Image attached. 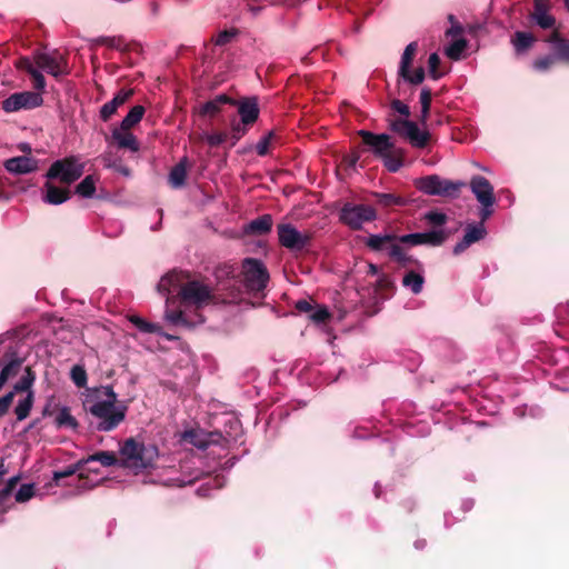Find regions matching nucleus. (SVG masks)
Listing matches in <instances>:
<instances>
[{"mask_svg": "<svg viewBox=\"0 0 569 569\" xmlns=\"http://www.w3.org/2000/svg\"><path fill=\"white\" fill-rule=\"evenodd\" d=\"M92 430L109 432L117 429L126 419L128 403L118 400L111 385L92 390L83 402Z\"/></svg>", "mask_w": 569, "mask_h": 569, "instance_id": "obj_1", "label": "nucleus"}, {"mask_svg": "<svg viewBox=\"0 0 569 569\" xmlns=\"http://www.w3.org/2000/svg\"><path fill=\"white\" fill-rule=\"evenodd\" d=\"M84 173V163L78 156H68L51 163L44 177L42 200L58 206L68 201L72 192L70 186Z\"/></svg>", "mask_w": 569, "mask_h": 569, "instance_id": "obj_2", "label": "nucleus"}, {"mask_svg": "<svg viewBox=\"0 0 569 569\" xmlns=\"http://www.w3.org/2000/svg\"><path fill=\"white\" fill-rule=\"evenodd\" d=\"M119 452L121 456L119 465L137 471L152 467L159 456L157 446L144 445L134 438L126 439Z\"/></svg>", "mask_w": 569, "mask_h": 569, "instance_id": "obj_3", "label": "nucleus"}, {"mask_svg": "<svg viewBox=\"0 0 569 569\" xmlns=\"http://www.w3.org/2000/svg\"><path fill=\"white\" fill-rule=\"evenodd\" d=\"M365 244L370 250L376 252L385 250L388 251V256L390 257V259L396 261L401 267L415 266L418 269L422 267L421 262L417 258L408 254L405 251V249L400 246L401 243L398 242L396 234H370L366 239Z\"/></svg>", "mask_w": 569, "mask_h": 569, "instance_id": "obj_4", "label": "nucleus"}, {"mask_svg": "<svg viewBox=\"0 0 569 569\" xmlns=\"http://www.w3.org/2000/svg\"><path fill=\"white\" fill-rule=\"evenodd\" d=\"M216 297L223 303H236L242 299L244 286L238 276L233 274L232 267L218 268L216 272Z\"/></svg>", "mask_w": 569, "mask_h": 569, "instance_id": "obj_5", "label": "nucleus"}, {"mask_svg": "<svg viewBox=\"0 0 569 569\" xmlns=\"http://www.w3.org/2000/svg\"><path fill=\"white\" fill-rule=\"evenodd\" d=\"M465 182L443 179L438 174H430L415 180V187L429 196L456 197Z\"/></svg>", "mask_w": 569, "mask_h": 569, "instance_id": "obj_6", "label": "nucleus"}, {"mask_svg": "<svg viewBox=\"0 0 569 569\" xmlns=\"http://www.w3.org/2000/svg\"><path fill=\"white\" fill-rule=\"evenodd\" d=\"M242 283L247 292H261L269 281V272L262 261L254 258H246L242 261Z\"/></svg>", "mask_w": 569, "mask_h": 569, "instance_id": "obj_7", "label": "nucleus"}, {"mask_svg": "<svg viewBox=\"0 0 569 569\" xmlns=\"http://www.w3.org/2000/svg\"><path fill=\"white\" fill-rule=\"evenodd\" d=\"M340 221L352 230H359L366 222L377 219L376 209L367 204L346 202L339 212Z\"/></svg>", "mask_w": 569, "mask_h": 569, "instance_id": "obj_8", "label": "nucleus"}, {"mask_svg": "<svg viewBox=\"0 0 569 569\" xmlns=\"http://www.w3.org/2000/svg\"><path fill=\"white\" fill-rule=\"evenodd\" d=\"M277 232L279 243L291 252H302L311 244V233L300 232L291 223H279Z\"/></svg>", "mask_w": 569, "mask_h": 569, "instance_id": "obj_9", "label": "nucleus"}, {"mask_svg": "<svg viewBox=\"0 0 569 569\" xmlns=\"http://www.w3.org/2000/svg\"><path fill=\"white\" fill-rule=\"evenodd\" d=\"M178 296L183 305L196 307H201L216 300V293L208 286L197 280L183 281Z\"/></svg>", "mask_w": 569, "mask_h": 569, "instance_id": "obj_10", "label": "nucleus"}, {"mask_svg": "<svg viewBox=\"0 0 569 569\" xmlns=\"http://www.w3.org/2000/svg\"><path fill=\"white\" fill-rule=\"evenodd\" d=\"M43 99L40 93L33 91L16 92L1 102L4 112H17L19 110H30L40 107Z\"/></svg>", "mask_w": 569, "mask_h": 569, "instance_id": "obj_11", "label": "nucleus"}, {"mask_svg": "<svg viewBox=\"0 0 569 569\" xmlns=\"http://www.w3.org/2000/svg\"><path fill=\"white\" fill-rule=\"evenodd\" d=\"M448 233L445 230H431L428 232L408 233L397 236L398 242L402 244L419 246L428 244L431 247H439L445 243Z\"/></svg>", "mask_w": 569, "mask_h": 569, "instance_id": "obj_12", "label": "nucleus"}, {"mask_svg": "<svg viewBox=\"0 0 569 569\" xmlns=\"http://www.w3.org/2000/svg\"><path fill=\"white\" fill-rule=\"evenodd\" d=\"M533 8L528 18L542 30H555L557 19L550 13L552 4L550 0H532Z\"/></svg>", "mask_w": 569, "mask_h": 569, "instance_id": "obj_13", "label": "nucleus"}, {"mask_svg": "<svg viewBox=\"0 0 569 569\" xmlns=\"http://www.w3.org/2000/svg\"><path fill=\"white\" fill-rule=\"evenodd\" d=\"M365 146L377 157L382 158L393 147L391 137L387 133H373L368 130L358 131Z\"/></svg>", "mask_w": 569, "mask_h": 569, "instance_id": "obj_14", "label": "nucleus"}, {"mask_svg": "<svg viewBox=\"0 0 569 569\" xmlns=\"http://www.w3.org/2000/svg\"><path fill=\"white\" fill-rule=\"evenodd\" d=\"M34 62L40 68L53 77L64 73L67 60L58 51L53 53L39 52L34 56Z\"/></svg>", "mask_w": 569, "mask_h": 569, "instance_id": "obj_15", "label": "nucleus"}, {"mask_svg": "<svg viewBox=\"0 0 569 569\" xmlns=\"http://www.w3.org/2000/svg\"><path fill=\"white\" fill-rule=\"evenodd\" d=\"M470 189L482 207H492L496 202L493 187L482 176H473L470 180Z\"/></svg>", "mask_w": 569, "mask_h": 569, "instance_id": "obj_16", "label": "nucleus"}, {"mask_svg": "<svg viewBox=\"0 0 569 569\" xmlns=\"http://www.w3.org/2000/svg\"><path fill=\"white\" fill-rule=\"evenodd\" d=\"M487 234L486 228L482 222L477 224L470 223L466 228L463 238L453 247V254L458 256L467 250L472 243L478 242Z\"/></svg>", "mask_w": 569, "mask_h": 569, "instance_id": "obj_17", "label": "nucleus"}, {"mask_svg": "<svg viewBox=\"0 0 569 569\" xmlns=\"http://www.w3.org/2000/svg\"><path fill=\"white\" fill-rule=\"evenodd\" d=\"M543 41L552 44V53L558 62L569 66V39L563 38L561 32L555 29Z\"/></svg>", "mask_w": 569, "mask_h": 569, "instance_id": "obj_18", "label": "nucleus"}, {"mask_svg": "<svg viewBox=\"0 0 569 569\" xmlns=\"http://www.w3.org/2000/svg\"><path fill=\"white\" fill-rule=\"evenodd\" d=\"M238 107V113L240 121L244 126H252L259 118V104L257 97H247L241 99L239 102L236 101Z\"/></svg>", "mask_w": 569, "mask_h": 569, "instance_id": "obj_19", "label": "nucleus"}, {"mask_svg": "<svg viewBox=\"0 0 569 569\" xmlns=\"http://www.w3.org/2000/svg\"><path fill=\"white\" fill-rule=\"evenodd\" d=\"M226 104L236 106V100L224 93L218 94L212 100L201 104L198 109V113L201 117L216 118L223 112Z\"/></svg>", "mask_w": 569, "mask_h": 569, "instance_id": "obj_20", "label": "nucleus"}, {"mask_svg": "<svg viewBox=\"0 0 569 569\" xmlns=\"http://www.w3.org/2000/svg\"><path fill=\"white\" fill-rule=\"evenodd\" d=\"M96 44L107 46L110 49H116L121 51L122 53L127 52H141L142 47L138 42H126L122 36L118 37H98L93 40Z\"/></svg>", "mask_w": 569, "mask_h": 569, "instance_id": "obj_21", "label": "nucleus"}, {"mask_svg": "<svg viewBox=\"0 0 569 569\" xmlns=\"http://www.w3.org/2000/svg\"><path fill=\"white\" fill-rule=\"evenodd\" d=\"M133 89H121L112 100L106 102L100 109V118L102 121H108L118 110L119 107L124 104L132 96Z\"/></svg>", "mask_w": 569, "mask_h": 569, "instance_id": "obj_22", "label": "nucleus"}, {"mask_svg": "<svg viewBox=\"0 0 569 569\" xmlns=\"http://www.w3.org/2000/svg\"><path fill=\"white\" fill-rule=\"evenodd\" d=\"M4 168L12 173L26 174L38 169V160L26 156L13 157L6 160Z\"/></svg>", "mask_w": 569, "mask_h": 569, "instance_id": "obj_23", "label": "nucleus"}, {"mask_svg": "<svg viewBox=\"0 0 569 569\" xmlns=\"http://www.w3.org/2000/svg\"><path fill=\"white\" fill-rule=\"evenodd\" d=\"M537 37L532 32L516 31L511 38L510 43L517 56L527 53L537 42Z\"/></svg>", "mask_w": 569, "mask_h": 569, "instance_id": "obj_24", "label": "nucleus"}, {"mask_svg": "<svg viewBox=\"0 0 569 569\" xmlns=\"http://www.w3.org/2000/svg\"><path fill=\"white\" fill-rule=\"evenodd\" d=\"M213 436H218V433H206L200 429H189L186 430L181 438L184 442L194 446L198 449H207L210 443L216 442V440H211Z\"/></svg>", "mask_w": 569, "mask_h": 569, "instance_id": "obj_25", "label": "nucleus"}, {"mask_svg": "<svg viewBox=\"0 0 569 569\" xmlns=\"http://www.w3.org/2000/svg\"><path fill=\"white\" fill-rule=\"evenodd\" d=\"M273 219L271 214H262L243 227V232L249 236H263L271 231Z\"/></svg>", "mask_w": 569, "mask_h": 569, "instance_id": "obj_26", "label": "nucleus"}, {"mask_svg": "<svg viewBox=\"0 0 569 569\" xmlns=\"http://www.w3.org/2000/svg\"><path fill=\"white\" fill-rule=\"evenodd\" d=\"M111 137L120 149H128L132 152H138L140 149L138 139L129 130L116 128L112 130Z\"/></svg>", "mask_w": 569, "mask_h": 569, "instance_id": "obj_27", "label": "nucleus"}, {"mask_svg": "<svg viewBox=\"0 0 569 569\" xmlns=\"http://www.w3.org/2000/svg\"><path fill=\"white\" fill-rule=\"evenodd\" d=\"M188 279V276L182 272L171 271L164 274L158 286L157 290L159 293L166 296L168 295L171 289L181 288V284L184 280Z\"/></svg>", "mask_w": 569, "mask_h": 569, "instance_id": "obj_28", "label": "nucleus"}, {"mask_svg": "<svg viewBox=\"0 0 569 569\" xmlns=\"http://www.w3.org/2000/svg\"><path fill=\"white\" fill-rule=\"evenodd\" d=\"M406 152L401 148H397L395 144L388 151L381 160L389 172H397L403 166Z\"/></svg>", "mask_w": 569, "mask_h": 569, "instance_id": "obj_29", "label": "nucleus"}, {"mask_svg": "<svg viewBox=\"0 0 569 569\" xmlns=\"http://www.w3.org/2000/svg\"><path fill=\"white\" fill-rule=\"evenodd\" d=\"M188 159L182 158L169 173V183L173 189H179L184 186L187 179Z\"/></svg>", "mask_w": 569, "mask_h": 569, "instance_id": "obj_30", "label": "nucleus"}, {"mask_svg": "<svg viewBox=\"0 0 569 569\" xmlns=\"http://www.w3.org/2000/svg\"><path fill=\"white\" fill-rule=\"evenodd\" d=\"M405 138L409 140L412 147L422 149L428 144L430 134L428 131H421L418 124L411 121Z\"/></svg>", "mask_w": 569, "mask_h": 569, "instance_id": "obj_31", "label": "nucleus"}, {"mask_svg": "<svg viewBox=\"0 0 569 569\" xmlns=\"http://www.w3.org/2000/svg\"><path fill=\"white\" fill-rule=\"evenodd\" d=\"M372 196L376 199L377 204L386 209L403 207L408 203V200L405 197L396 193L373 192Z\"/></svg>", "mask_w": 569, "mask_h": 569, "instance_id": "obj_32", "label": "nucleus"}, {"mask_svg": "<svg viewBox=\"0 0 569 569\" xmlns=\"http://www.w3.org/2000/svg\"><path fill=\"white\" fill-rule=\"evenodd\" d=\"M425 78H426V72L422 67H418L417 69H415L413 72H411L410 69H408L406 76H398L397 94H402L401 80H403V82H407L408 84L418 86L423 82Z\"/></svg>", "mask_w": 569, "mask_h": 569, "instance_id": "obj_33", "label": "nucleus"}, {"mask_svg": "<svg viewBox=\"0 0 569 569\" xmlns=\"http://www.w3.org/2000/svg\"><path fill=\"white\" fill-rule=\"evenodd\" d=\"M54 423L58 429L69 428L76 430L79 427L77 419L71 415L70 408L68 407L59 409L54 418Z\"/></svg>", "mask_w": 569, "mask_h": 569, "instance_id": "obj_34", "label": "nucleus"}, {"mask_svg": "<svg viewBox=\"0 0 569 569\" xmlns=\"http://www.w3.org/2000/svg\"><path fill=\"white\" fill-rule=\"evenodd\" d=\"M418 50V43L416 41L410 42L406 48L401 56L399 69H398V76H406L408 69H410V66L413 61V58Z\"/></svg>", "mask_w": 569, "mask_h": 569, "instance_id": "obj_35", "label": "nucleus"}, {"mask_svg": "<svg viewBox=\"0 0 569 569\" xmlns=\"http://www.w3.org/2000/svg\"><path fill=\"white\" fill-rule=\"evenodd\" d=\"M144 111V107L140 104L132 107L120 123L121 130H130L138 124L141 121Z\"/></svg>", "mask_w": 569, "mask_h": 569, "instance_id": "obj_36", "label": "nucleus"}, {"mask_svg": "<svg viewBox=\"0 0 569 569\" xmlns=\"http://www.w3.org/2000/svg\"><path fill=\"white\" fill-rule=\"evenodd\" d=\"M36 381V372L31 369V367H26L23 376L20 380L13 386L14 395L32 391V386Z\"/></svg>", "mask_w": 569, "mask_h": 569, "instance_id": "obj_37", "label": "nucleus"}, {"mask_svg": "<svg viewBox=\"0 0 569 569\" xmlns=\"http://www.w3.org/2000/svg\"><path fill=\"white\" fill-rule=\"evenodd\" d=\"M97 179L92 174L84 177L74 189V193L82 198H92L96 193Z\"/></svg>", "mask_w": 569, "mask_h": 569, "instance_id": "obj_38", "label": "nucleus"}, {"mask_svg": "<svg viewBox=\"0 0 569 569\" xmlns=\"http://www.w3.org/2000/svg\"><path fill=\"white\" fill-rule=\"evenodd\" d=\"M20 481V476H14L10 478L4 488L0 490V513H4L10 508L7 503L10 499V496L14 488L17 487L18 482Z\"/></svg>", "mask_w": 569, "mask_h": 569, "instance_id": "obj_39", "label": "nucleus"}, {"mask_svg": "<svg viewBox=\"0 0 569 569\" xmlns=\"http://www.w3.org/2000/svg\"><path fill=\"white\" fill-rule=\"evenodd\" d=\"M423 283L425 278L415 271H409L402 279L403 287L410 288L415 295H418L422 291Z\"/></svg>", "mask_w": 569, "mask_h": 569, "instance_id": "obj_40", "label": "nucleus"}, {"mask_svg": "<svg viewBox=\"0 0 569 569\" xmlns=\"http://www.w3.org/2000/svg\"><path fill=\"white\" fill-rule=\"evenodd\" d=\"M34 401L33 391H29L27 397L20 400L14 409L17 420L22 421L30 415Z\"/></svg>", "mask_w": 569, "mask_h": 569, "instance_id": "obj_41", "label": "nucleus"}, {"mask_svg": "<svg viewBox=\"0 0 569 569\" xmlns=\"http://www.w3.org/2000/svg\"><path fill=\"white\" fill-rule=\"evenodd\" d=\"M88 460L91 462H100L103 467H112L119 465V459L113 451H98L88 456Z\"/></svg>", "mask_w": 569, "mask_h": 569, "instance_id": "obj_42", "label": "nucleus"}, {"mask_svg": "<svg viewBox=\"0 0 569 569\" xmlns=\"http://www.w3.org/2000/svg\"><path fill=\"white\" fill-rule=\"evenodd\" d=\"M129 321L141 332L144 333H160L161 327L157 323L149 322L139 316H130Z\"/></svg>", "mask_w": 569, "mask_h": 569, "instance_id": "obj_43", "label": "nucleus"}, {"mask_svg": "<svg viewBox=\"0 0 569 569\" xmlns=\"http://www.w3.org/2000/svg\"><path fill=\"white\" fill-rule=\"evenodd\" d=\"M468 42L466 39L460 38L455 40L449 47L446 48V54L451 60H460L462 52L467 48Z\"/></svg>", "mask_w": 569, "mask_h": 569, "instance_id": "obj_44", "label": "nucleus"}, {"mask_svg": "<svg viewBox=\"0 0 569 569\" xmlns=\"http://www.w3.org/2000/svg\"><path fill=\"white\" fill-rule=\"evenodd\" d=\"M557 62V57H555V54L551 52L549 54L537 58L533 61L532 67L537 71L546 72L550 70Z\"/></svg>", "mask_w": 569, "mask_h": 569, "instance_id": "obj_45", "label": "nucleus"}, {"mask_svg": "<svg viewBox=\"0 0 569 569\" xmlns=\"http://www.w3.org/2000/svg\"><path fill=\"white\" fill-rule=\"evenodd\" d=\"M70 378L78 388L87 386L88 376L83 366L74 365L70 371Z\"/></svg>", "mask_w": 569, "mask_h": 569, "instance_id": "obj_46", "label": "nucleus"}, {"mask_svg": "<svg viewBox=\"0 0 569 569\" xmlns=\"http://www.w3.org/2000/svg\"><path fill=\"white\" fill-rule=\"evenodd\" d=\"M432 99V91L430 88L425 87L420 92V103H421V121H426L430 112Z\"/></svg>", "mask_w": 569, "mask_h": 569, "instance_id": "obj_47", "label": "nucleus"}, {"mask_svg": "<svg viewBox=\"0 0 569 569\" xmlns=\"http://www.w3.org/2000/svg\"><path fill=\"white\" fill-rule=\"evenodd\" d=\"M238 34H239V30L237 28H231L229 30H222L213 39V42L216 46L222 47V46L230 43Z\"/></svg>", "mask_w": 569, "mask_h": 569, "instance_id": "obj_48", "label": "nucleus"}, {"mask_svg": "<svg viewBox=\"0 0 569 569\" xmlns=\"http://www.w3.org/2000/svg\"><path fill=\"white\" fill-rule=\"evenodd\" d=\"M441 60L438 53L433 52L429 56L428 59V68L429 74L433 80H438L442 77V73L439 71Z\"/></svg>", "mask_w": 569, "mask_h": 569, "instance_id": "obj_49", "label": "nucleus"}, {"mask_svg": "<svg viewBox=\"0 0 569 569\" xmlns=\"http://www.w3.org/2000/svg\"><path fill=\"white\" fill-rule=\"evenodd\" d=\"M34 496V486L32 483L22 485L17 491L14 498L19 503L29 501Z\"/></svg>", "mask_w": 569, "mask_h": 569, "instance_id": "obj_50", "label": "nucleus"}, {"mask_svg": "<svg viewBox=\"0 0 569 569\" xmlns=\"http://www.w3.org/2000/svg\"><path fill=\"white\" fill-rule=\"evenodd\" d=\"M277 138L274 131H269L256 146V151L259 156L263 157L269 152V147Z\"/></svg>", "mask_w": 569, "mask_h": 569, "instance_id": "obj_51", "label": "nucleus"}, {"mask_svg": "<svg viewBox=\"0 0 569 569\" xmlns=\"http://www.w3.org/2000/svg\"><path fill=\"white\" fill-rule=\"evenodd\" d=\"M249 126H244L241 121H237L236 118H232L231 121V138H232V146L236 144L237 141H239L248 131Z\"/></svg>", "mask_w": 569, "mask_h": 569, "instance_id": "obj_52", "label": "nucleus"}, {"mask_svg": "<svg viewBox=\"0 0 569 569\" xmlns=\"http://www.w3.org/2000/svg\"><path fill=\"white\" fill-rule=\"evenodd\" d=\"M21 366H22V359L16 357V358L11 359L8 363H6L3 366V368L1 369V371L6 376H8V378L10 379V378L16 377L19 373Z\"/></svg>", "mask_w": 569, "mask_h": 569, "instance_id": "obj_53", "label": "nucleus"}, {"mask_svg": "<svg viewBox=\"0 0 569 569\" xmlns=\"http://www.w3.org/2000/svg\"><path fill=\"white\" fill-rule=\"evenodd\" d=\"M166 318H167L168 321H170L173 325H181V326H184V327H189L190 326V322L187 320L184 312L181 311V310H178V311H174V310L167 311L166 312Z\"/></svg>", "mask_w": 569, "mask_h": 569, "instance_id": "obj_54", "label": "nucleus"}, {"mask_svg": "<svg viewBox=\"0 0 569 569\" xmlns=\"http://www.w3.org/2000/svg\"><path fill=\"white\" fill-rule=\"evenodd\" d=\"M425 219L436 226V227H440V226H443L446 222H447V216L442 212H438V211H429L425 214Z\"/></svg>", "mask_w": 569, "mask_h": 569, "instance_id": "obj_55", "label": "nucleus"}, {"mask_svg": "<svg viewBox=\"0 0 569 569\" xmlns=\"http://www.w3.org/2000/svg\"><path fill=\"white\" fill-rule=\"evenodd\" d=\"M410 123H411V121L407 120V119H396V120L391 121L390 129L393 132H396L399 136L405 138L406 137V131L408 130Z\"/></svg>", "mask_w": 569, "mask_h": 569, "instance_id": "obj_56", "label": "nucleus"}, {"mask_svg": "<svg viewBox=\"0 0 569 569\" xmlns=\"http://www.w3.org/2000/svg\"><path fill=\"white\" fill-rule=\"evenodd\" d=\"M14 391H10L0 398V418L6 416L13 402Z\"/></svg>", "mask_w": 569, "mask_h": 569, "instance_id": "obj_57", "label": "nucleus"}, {"mask_svg": "<svg viewBox=\"0 0 569 569\" xmlns=\"http://www.w3.org/2000/svg\"><path fill=\"white\" fill-rule=\"evenodd\" d=\"M228 134L226 132H216L206 136V141L210 147H218L226 142Z\"/></svg>", "mask_w": 569, "mask_h": 569, "instance_id": "obj_58", "label": "nucleus"}, {"mask_svg": "<svg viewBox=\"0 0 569 569\" xmlns=\"http://www.w3.org/2000/svg\"><path fill=\"white\" fill-rule=\"evenodd\" d=\"M330 318V312L326 307H321L310 315V319L316 323H323Z\"/></svg>", "mask_w": 569, "mask_h": 569, "instance_id": "obj_59", "label": "nucleus"}, {"mask_svg": "<svg viewBox=\"0 0 569 569\" xmlns=\"http://www.w3.org/2000/svg\"><path fill=\"white\" fill-rule=\"evenodd\" d=\"M29 74L33 81V87L37 90H43L46 87V79H44L43 74L36 68L32 69V71H30Z\"/></svg>", "mask_w": 569, "mask_h": 569, "instance_id": "obj_60", "label": "nucleus"}, {"mask_svg": "<svg viewBox=\"0 0 569 569\" xmlns=\"http://www.w3.org/2000/svg\"><path fill=\"white\" fill-rule=\"evenodd\" d=\"M391 108L401 116L408 118L410 116L409 107L399 99H393L390 103Z\"/></svg>", "mask_w": 569, "mask_h": 569, "instance_id": "obj_61", "label": "nucleus"}, {"mask_svg": "<svg viewBox=\"0 0 569 569\" xmlns=\"http://www.w3.org/2000/svg\"><path fill=\"white\" fill-rule=\"evenodd\" d=\"M76 475L74 472V469L72 468V466H68L64 470H61V471H54L53 472V481L57 486L60 485V481L63 479V478H68V477H71Z\"/></svg>", "mask_w": 569, "mask_h": 569, "instance_id": "obj_62", "label": "nucleus"}, {"mask_svg": "<svg viewBox=\"0 0 569 569\" xmlns=\"http://www.w3.org/2000/svg\"><path fill=\"white\" fill-rule=\"evenodd\" d=\"M295 307L299 312L303 313H308L313 310L311 302L306 299L298 300Z\"/></svg>", "mask_w": 569, "mask_h": 569, "instance_id": "obj_63", "label": "nucleus"}, {"mask_svg": "<svg viewBox=\"0 0 569 569\" xmlns=\"http://www.w3.org/2000/svg\"><path fill=\"white\" fill-rule=\"evenodd\" d=\"M359 158L360 156L358 152H352L343 157L342 163L346 164L347 167L353 168L359 161Z\"/></svg>", "mask_w": 569, "mask_h": 569, "instance_id": "obj_64", "label": "nucleus"}]
</instances>
